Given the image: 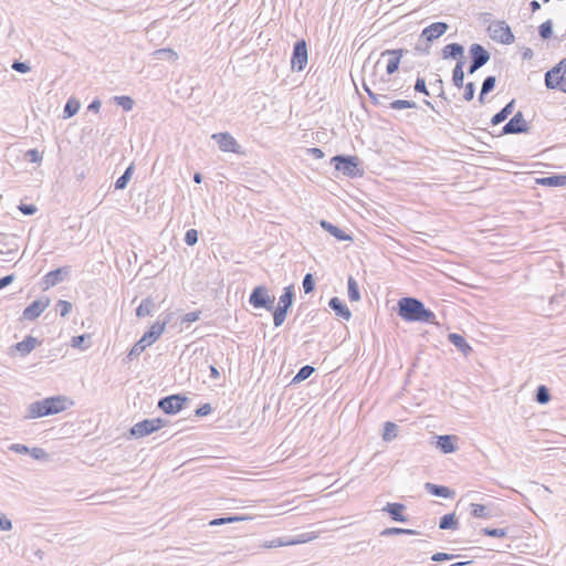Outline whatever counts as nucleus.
Wrapping results in <instances>:
<instances>
[{"label":"nucleus","mask_w":566,"mask_h":566,"mask_svg":"<svg viewBox=\"0 0 566 566\" xmlns=\"http://www.w3.org/2000/svg\"><path fill=\"white\" fill-rule=\"evenodd\" d=\"M307 64V46L304 40H300L294 44L291 59V67L293 71L301 72Z\"/></svg>","instance_id":"obj_11"},{"label":"nucleus","mask_w":566,"mask_h":566,"mask_svg":"<svg viewBox=\"0 0 566 566\" xmlns=\"http://www.w3.org/2000/svg\"><path fill=\"white\" fill-rule=\"evenodd\" d=\"M474 92H475V85H474V83H473V82H469V83H467V84H465V86H464V94H463V98H464L465 101H468V102H469V101H471V99H473V97H474Z\"/></svg>","instance_id":"obj_56"},{"label":"nucleus","mask_w":566,"mask_h":566,"mask_svg":"<svg viewBox=\"0 0 566 566\" xmlns=\"http://www.w3.org/2000/svg\"><path fill=\"white\" fill-rule=\"evenodd\" d=\"M515 107V99H512L509 102L499 113H496L492 119V125H499L503 123L514 111Z\"/></svg>","instance_id":"obj_29"},{"label":"nucleus","mask_w":566,"mask_h":566,"mask_svg":"<svg viewBox=\"0 0 566 566\" xmlns=\"http://www.w3.org/2000/svg\"><path fill=\"white\" fill-rule=\"evenodd\" d=\"M321 226L323 229L328 231L337 240H340V241L352 240V238L349 235L345 234L343 230H340L338 227L332 224L331 222H328L326 220H322Z\"/></svg>","instance_id":"obj_32"},{"label":"nucleus","mask_w":566,"mask_h":566,"mask_svg":"<svg viewBox=\"0 0 566 566\" xmlns=\"http://www.w3.org/2000/svg\"><path fill=\"white\" fill-rule=\"evenodd\" d=\"M114 102L117 105L122 106L123 109L126 111V112L132 111L133 107H134V104H135L134 99L132 97L125 96V95H123V96H115L114 97Z\"/></svg>","instance_id":"obj_43"},{"label":"nucleus","mask_w":566,"mask_h":566,"mask_svg":"<svg viewBox=\"0 0 566 566\" xmlns=\"http://www.w3.org/2000/svg\"><path fill=\"white\" fill-rule=\"evenodd\" d=\"M528 123L525 120L523 113L517 112L502 128V135L527 133Z\"/></svg>","instance_id":"obj_13"},{"label":"nucleus","mask_w":566,"mask_h":566,"mask_svg":"<svg viewBox=\"0 0 566 566\" xmlns=\"http://www.w3.org/2000/svg\"><path fill=\"white\" fill-rule=\"evenodd\" d=\"M328 306L331 307V310H333L335 312V314L345 319V321H349L350 317H352V312L349 311V308L346 306V304L338 297L334 296L329 300L328 302Z\"/></svg>","instance_id":"obj_22"},{"label":"nucleus","mask_w":566,"mask_h":566,"mask_svg":"<svg viewBox=\"0 0 566 566\" xmlns=\"http://www.w3.org/2000/svg\"><path fill=\"white\" fill-rule=\"evenodd\" d=\"M470 514L475 518L489 520L493 517L492 510L488 505L479 503L470 504Z\"/></svg>","instance_id":"obj_28"},{"label":"nucleus","mask_w":566,"mask_h":566,"mask_svg":"<svg viewBox=\"0 0 566 566\" xmlns=\"http://www.w3.org/2000/svg\"><path fill=\"white\" fill-rule=\"evenodd\" d=\"M186 401L187 398L181 395H170L158 401V408L167 415H175L182 409Z\"/></svg>","instance_id":"obj_12"},{"label":"nucleus","mask_w":566,"mask_h":566,"mask_svg":"<svg viewBox=\"0 0 566 566\" xmlns=\"http://www.w3.org/2000/svg\"><path fill=\"white\" fill-rule=\"evenodd\" d=\"M70 273L71 268L70 266H62L56 270L50 271L46 273L43 279L42 283H59L63 281L70 280Z\"/></svg>","instance_id":"obj_19"},{"label":"nucleus","mask_w":566,"mask_h":566,"mask_svg":"<svg viewBox=\"0 0 566 566\" xmlns=\"http://www.w3.org/2000/svg\"><path fill=\"white\" fill-rule=\"evenodd\" d=\"M151 56L158 61L175 62L178 60V54L172 49H169V48L155 50L151 53Z\"/></svg>","instance_id":"obj_31"},{"label":"nucleus","mask_w":566,"mask_h":566,"mask_svg":"<svg viewBox=\"0 0 566 566\" xmlns=\"http://www.w3.org/2000/svg\"><path fill=\"white\" fill-rule=\"evenodd\" d=\"M535 400L541 405H545L551 400L549 389L545 385H539L537 387Z\"/></svg>","instance_id":"obj_41"},{"label":"nucleus","mask_w":566,"mask_h":566,"mask_svg":"<svg viewBox=\"0 0 566 566\" xmlns=\"http://www.w3.org/2000/svg\"><path fill=\"white\" fill-rule=\"evenodd\" d=\"M211 138L216 140L222 151L234 154L241 153L240 145L229 133H216L211 136Z\"/></svg>","instance_id":"obj_14"},{"label":"nucleus","mask_w":566,"mask_h":566,"mask_svg":"<svg viewBox=\"0 0 566 566\" xmlns=\"http://www.w3.org/2000/svg\"><path fill=\"white\" fill-rule=\"evenodd\" d=\"M464 48L459 43L447 44L442 49V59H454L457 61H464Z\"/></svg>","instance_id":"obj_21"},{"label":"nucleus","mask_w":566,"mask_h":566,"mask_svg":"<svg viewBox=\"0 0 566 566\" xmlns=\"http://www.w3.org/2000/svg\"><path fill=\"white\" fill-rule=\"evenodd\" d=\"M25 158L30 163H40L42 160V156H41V154L36 149H29L25 153Z\"/></svg>","instance_id":"obj_59"},{"label":"nucleus","mask_w":566,"mask_h":566,"mask_svg":"<svg viewBox=\"0 0 566 566\" xmlns=\"http://www.w3.org/2000/svg\"><path fill=\"white\" fill-rule=\"evenodd\" d=\"M469 53L471 57L468 70L469 74L475 73L479 69L485 65L491 57L490 53L479 43L471 44Z\"/></svg>","instance_id":"obj_8"},{"label":"nucleus","mask_w":566,"mask_h":566,"mask_svg":"<svg viewBox=\"0 0 566 566\" xmlns=\"http://www.w3.org/2000/svg\"><path fill=\"white\" fill-rule=\"evenodd\" d=\"M289 537H290V542H293L292 545L307 543V542L312 541L313 538H315V536L310 533H302L297 536H294V537L289 536Z\"/></svg>","instance_id":"obj_51"},{"label":"nucleus","mask_w":566,"mask_h":566,"mask_svg":"<svg viewBox=\"0 0 566 566\" xmlns=\"http://www.w3.org/2000/svg\"><path fill=\"white\" fill-rule=\"evenodd\" d=\"M149 345H146L145 342H143V337L132 347V349L128 353V358L133 359L134 357L139 356Z\"/></svg>","instance_id":"obj_46"},{"label":"nucleus","mask_w":566,"mask_h":566,"mask_svg":"<svg viewBox=\"0 0 566 566\" xmlns=\"http://www.w3.org/2000/svg\"><path fill=\"white\" fill-rule=\"evenodd\" d=\"M293 287L294 285L285 286L283 294L280 296L279 304L274 308L273 323L275 327H280L284 323L287 312L293 304L295 296Z\"/></svg>","instance_id":"obj_4"},{"label":"nucleus","mask_w":566,"mask_h":566,"mask_svg":"<svg viewBox=\"0 0 566 566\" xmlns=\"http://www.w3.org/2000/svg\"><path fill=\"white\" fill-rule=\"evenodd\" d=\"M66 401L67 399L64 396H54L34 401L29 405L25 418L35 419L62 412L66 409Z\"/></svg>","instance_id":"obj_2"},{"label":"nucleus","mask_w":566,"mask_h":566,"mask_svg":"<svg viewBox=\"0 0 566 566\" xmlns=\"http://www.w3.org/2000/svg\"><path fill=\"white\" fill-rule=\"evenodd\" d=\"M536 182L542 186L563 187L566 185V175H554L538 178Z\"/></svg>","instance_id":"obj_30"},{"label":"nucleus","mask_w":566,"mask_h":566,"mask_svg":"<svg viewBox=\"0 0 566 566\" xmlns=\"http://www.w3.org/2000/svg\"><path fill=\"white\" fill-rule=\"evenodd\" d=\"M560 74L565 76L566 74V57L560 60L555 66H553L551 70H548L545 73V86L546 87H554L558 86L560 84V81H556L553 83V75Z\"/></svg>","instance_id":"obj_20"},{"label":"nucleus","mask_w":566,"mask_h":566,"mask_svg":"<svg viewBox=\"0 0 566 566\" xmlns=\"http://www.w3.org/2000/svg\"><path fill=\"white\" fill-rule=\"evenodd\" d=\"M12 69L19 73H27L31 70L30 65L25 62L14 61Z\"/></svg>","instance_id":"obj_61"},{"label":"nucleus","mask_w":566,"mask_h":566,"mask_svg":"<svg viewBox=\"0 0 566 566\" xmlns=\"http://www.w3.org/2000/svg\"><path fill=\"white\" fill-rule=\"evenodd\" d=\"M449 342L455 346L461 353H463L465 356L472 353V347L469 345V343L465 340V338L457 333H450L448 335Z\"/></svg>","instance_id":"obj_26"},{"label":"nucleus","mask_w":566,"mask_h":566,"mask_svg":"<svg viewBox=\"0 0 566 566\" xmlns=\"http://www.w3.org/2000/svg\"><path fill=\"white\" fill-rule=\"evenodd\" d=\"M424 489L431 494V495H434V496H438V497H443V499H451L454 496V491H452L451 489H449L448 486H444V485H438V484H434V483H431V482H427L424 484Z\"/></svg>","instance_id":"obj_25"},{"label":"nucleus","mask_w":566,"mask_h":566,"mask_svg":"<svg viewBox=\"0 0 566 566\" xmlns=\"http://www.w3.org/2000/svg\"><path fill=\"white\" fill-rule=\"evenodd\" d=\"M419 532L411 528L401 527H387L380 532V536H392V535H418Z\"/></svg>","instance_id":"obj_35"},{"label":"nucleus","mask_w":566,"mask_h":566,"mask_svg":"<svg viewBox=\"0 0 566 566\" xmlns=\"http://www.w3.org/2000/svg\"><path fill=\"white\" fill-rule=\"evenodd\" d=\"M244 520H247V517L234 515V516L214 518V520L210 521L209 524L211 526H218V525H223V524L239 522V521H244Z\"/></svg>","instance_id":"obj_44"},{"label":"nucleus","mask_w":566,"mask_h":566,"mask_svg":"<svg viewBox=\"0 0 566 566\" xmlns=\"http://www.w3.org/2000/svg\"><path fill=\"white\" fill-rule=\"evenodd\" d=\"M314 371H315L314 367H312L310 365H305L298 369L297 374L292 379V382L298 384V382L307 379Z\"/></svg>","instance_id":"obj_39"},{"label":"nucleus","mask_w":566,"mask_h":566,"mask_svg":"<svg viewBox=\"0 0 566 566\" xmlns=\"http://www.w3.org/2000/svg\"><path fill=\"white\" fill-rule=\"evenodd\" d=\"M80 102L75 98H70L65 106H64V109H63V113H64V117L65 118H70L72 116H74L78 109H80Z\"/></svg>","instance_id":"obj_40"},{"label":"nucleus","mask_w":566,"mask_h":566,"mask_svg":"<svg viewBox=\"0 0 566 566\" xmlns=\"http://www.w3.org/2000/svg\"><path fill=\"white\" fill-rule=\"evenodd\" d=\"M459 522L454 513L446 514L439 521L440 530H457Z\"/></svg>","instance_id":"obj_34"},{"label":"nucleus","mask_w":566,"mask_h":566,"mask_svg":"<svg viewBox=\"0 0 566 566\" xmlns=\"http://www.w3.org/2000/svg\"><path fill=\"white\" fill-rule=\"evenodd\" d=\"M415 91L418 93H422L427 96L430 95L423 77H417L416 83H415Z\"/></svg>","instance_id":"obj_55"},{"label":"nucleus","mask_w":566,"mask_h":566,"mask_svg":"<svg viewBox=\"0 0 566 566\" xmlns=\"http://www.w3.org/2000/svg\"><path fill=\"white\" fill-rule=\"evenodd\" d=\"M9 450L15 453L29 454L30 448L21 443H13L9 447Z\"/></svg>","instance_id":"obj_62"},{"label":"nucleus","mask_w":566,"mask_h":566,"mask_svg":"<svg viewBox=\"0 0 566 566\" xmlns=\"http://www.w3.org/2000/svg\"><path fill=\"white\" fill-rule=\"evenodd\" d=\"M50 300L48 297H41L39 300L33 301L30 305H28L23 311V318L28 321H33L38 318L44 310L49 306Z\"/></svg>","instance_id":"obj_15"},{"label":"nucleus","mask_w":566,"mask_h":566,"mask_svg":"<svg viewBox=\"0 0 566 566\" xmlns=\"http://www.w3.org/2000/svg\"><path fill=\"white\" fill-rule=\"evenodd\" d=\"M398 433V426L395 422L387 421L384 426L382 439L387 442L392 441Z\"/></svg>","instance_id":"obj_37"},{"label":"nucleus","mask_w":566,"mask_h":566,"mask_svg":"<svg viewBox=\"0 0 566 566\" xmlns=\"http://www.w3.org/2000/svg\"><path fill=\"white\" fill-rule=\"evenodd\" d=\"M133 172H134V164H130L126 170L124 171V174L116 180L115 182V189L117 190H122V189H125L128 181L130 180L132 176H133Z\"/></svg>","instance_id":"obj_36"},{"label":"nucleus","mask_w":566,"mask_h":566,"mask_svg":"<svg viewBox=\"0 0 566 566\" xmlns=\"http://www.w3.org/2000/svg\"><path fill=\"white\" fill-rule=\"evenodd\" d=\"M200 311L189 312L181 317V323H193L200 318Z\"/></svg>","instance_id":"obj_58"},{"label":"nucleus","mask_w":566,"mask_h":566,"mask_svg":"<svg viewBox=\"0 0 566 566\" xmlns=\"http://www.w3.org/2000/svg\"><path fill=\"white\" fill-rule=\"evenodd\" d=\"M13 527L12 522L8 516L0 512V531H11Z\"/></svg>","instance_id":"obj_57"},{"label":"nucleus","mask_w":566,"mask_h":566,"mask_svg":"<svg viewBox=\"0 0 566 566\" xmlns=\"http://www.w3.org/2000/svg\"><path fill=\"white\" fill-rule=\"evenodd\" d=\"M185 242L188 245H195L198 242V231L196 229L187 230L185 234Z\"/></svg>","instance_id":"obj_53"},{"label":"nucleus","mask_w":566,"mask_h":566,"mask_svg":"<svg viewBox=\"0 0 566 566\" xmlns=\"http://www.w3.org/2000/svg\"><path fill=\"white\" fill-rule=\"evenodd\" d=\"M448 29L449 25L446 22H433L422 30L420 38L430 43L442 36Z\"/></svg>","instance_id":"obj_16"},{"label":"nucleus","mask_w":566,"mask_h":566,"mask_svg":"<svg viewBox=\"0 0 566 566\" xmlns=\"http://www.w3.org/2000/svg\"><path fill=\"white\" fill-rule=\"evenodd\" d=\"M212 411V408L209 403H203L201 405L197 410H196V416L198 417H205V416H208L210 415Z\"/></svg>","instance_id":"obj_64"},{"label":"nucleus","mask_w":566,"mask_h":566,"mask_svg":"<svg viewBox=\"0 0 566 566\" xmlns=\"http://www.w3.org/2000/svg\"><path fill=\"white\" fill-rule=\"evenodd\" d=\"M379 64H380V61H378L374 65L373 72L369 77V83H367L366 81H364V83H363L364 90L366 91V93L368 95H369V92H375V91L386 92L390 88V81L386 80L382 75H380V76L377 75L376 71H377V67Z\"/></svg>","instance_id":"obj_10"},{"label":"nucleus","mask_w":566,"mask_h":566,"mask_svg":"<svg viewBox=\"0 0 566 566\" xmlns=\"http://www.w3.org/2000/svg\"><path fill=\"white\" fill-rule=\"evenodd\" d=\"M332 161L335 163V169L344 176L354 178L363 175V171L358 168V159L355 156L337 155L333 157Z\"/></svg>","instance_id":"obj_6"},{"label":"nucleus","mask_w":566,"mask_h":566,"mask_svg":"<svg viewBox=\"0 0 566 566\" xmlns=\"http://www.w3.org/2000/svg\"><path fill=\"white\" fill-rule=\"evenodd\" d=\"M71 345L74 348L86 349L91 345V335L82 334V335L74 336L72 338Z\"/></svg>","instance_id":"obj_38"},{"label":"nucleus","mask_w":566,"mask_h":566,"mask_svg":"<svg viewBox=\"0 0 566 566\" xmlns=\"http://www.w3.org/2000/svg\"><path fill=\"white\" fill-rule=\"evenodd\" d=\"M165 331V323H160L159 321L155 322L150 328L143 335V342L146 343V345L154 344L164 333Z\"/></svg>","instance_id":"obj_23"},{"label":"nucleus","mask_w":566,"mask_h":566,"mask_svg":"<svg viewBox=\"0 0 566 566\" xmlns=\"http://www.w3.org/2000/svg\"><path fill=\"white\" fill-rule=\"evenodd\" d=\"M496 78L495 76H486L482 83V95H486L492 92L495 87Z\"/></svg>","instance_id":"obj_49"},{"label":"nucleus","mask_w":566,"mask_h":566,"mask_svg":"<svg viewBox=\"0 0 566 566\" xmlns=\"http://www.w3.org/2000/svg\"><path fill=\"white\" fill-rule=\"evenodd\" d=\"M40 342L33 336H27L23 340L17 343L15 349L22 355L25 356L30 354Z\"/></svg>","instance_id":"obj_27"},{"label":"nucleus","mask_w":566,"mask_h":566,"mask_svg":"<svg viewBox=\"0 0 566 566\" xmlns=\"http://www.w3.org/2000/svg\"><path fill=\"white\" fill-rule=\"evenodd\" d=\"M417 104L412 101L407 99H396L390 103V108L392 109H403V108H415Z\"/></svg>","instance_id":"obj_48"},{"label":"nucleus","mask_w":566,"mask_h":566,"mask_svg":"<svg viewBox=\"0 0 566 566\" xmlns=\"http://www.w3.org/2000/svg\"><path fill=\"white\" fill-rule=\"evenodd\" d=\"M430 86L438 93L439 97L447 99L444 94L443 81L440 76H438L433 82H431Z\"/></svg>","instance_id":"obj_50"},{"label":"nucleus","mask_w":566,"mask_h":566,"mask_svg":"<svg viewBox=\"0 0 566 566\" xmlns=\"http://www.w3.org/2000/svg\"><path fill=\"white\" fill-rule=\"evenodd\" d=\"M166 296V294L160 293L147 296L142 301V303L136 308V316L145 317L151 315L165 302Z\"/></svg>","instance_id":"obj_9"},{"label":"nucleus","mask_w":566,"mask_h":566,"mask_svg":"<svg viewBox=\"0 0 566 566\" xmlns=\"http://www.w3.org/2000/svg\"><path fill=\"white\" fill-rule=\"evenodd\" d=\"M29 454L35 460H46L49 457L44 449L38 447L30 449Z\"/></svg>","instance_id":"obj_54"},{"label":"nucleus","mask_w":566,"mask_h":566,"mask_svg":"<svg viewBox=\"0 0 566 566\" xmlns=\"http://www.w3.org/2000/svg\"><path fill=\"white\" fill-rule=\"evenodd\" d=\"M405 52H406V50H403V49H395V50H386L381 53L382 57L388 56V61L386 64V73L388 75L394 74L398 70L400 60L403 56Z\"/></svg>","instance_id":"obj_17"},{"label":"nucleus","mask_w":566,"mask_h":566,"mask_svg":"<svg viewBox=\"0 0 566 566\" xmlns=\"http://www.w3.org/2000/svg\"><path fill=\"white\" fill-rule=\"evenodd\" d=\"M538 33L542 39L547 40L553 34V22L552 20H547L543 22L538 28Z\"/></svg>","instance_id":"obj_45"},{"label":"nucleus","mask_w":566,"mask_h":566,"mask_svg":"<svg viewBox=\"0 0 566 566\" xmlns=\"http://www.w3.org/2000/svg\"><path fill=\"white\" fill-rule=\"evenodd\" d=\"M389 514L390 518L395 522L406 523L408 522V516L403 514L406 511V505L402 503H390L388 502L381 510Z\"/></svg>","instance_id":"obj_18"},{"label":"nucleus","mask_w":566,"mask_h":566,"mask_svg":"<svg viewBox=\"0 0 566 566\" xmlns=\"http://www.w3.org/2000/svg\"><path fill=\"white\" fill-rule=\"evenodd\" d=\"M167 423L168 420L163 418L145 419L143 421L135 423L129 429V434L135 439H140L166 427Z\"/></svg>","instance_id":"obj_5"},{"label":"nucleus","mask_w":566,"mask_h":566,"mask_svg":"<svg viewBox=\"0 0 566 566\" xmlns=\"http://www.w3.org/2000/svg\"><path fill=\"white\" fill-rule=\"evenodd\" d=\"M458 438L455 436L444 434L438 436L437 438V448L441 450L443 453H452L457 450L455 441Z\"/></svg>","instance_id":"obj_24"},{"label":"nucleus","mask_w":566,"mask_h":566,"mask_svg":"<svg viewBox=\"0 0 566 566\" xmlns=\"http://www.w3.org/2000/svg\"><path fill=\"white\" fill-rule=\"evenodd\" d=\"M60 315L65 317L72 310V304L69 301L60 300L56 304Z\"/></svg>","instance_id":"obj_52"},{"label":"nucleus","mask_w":566,"mask_h":566,"mask_svg":"<svg viewBox=\"0 0 566 566\" xmlns=\"http://www.w3.org/2000/svg\"><path fill=\"white\" fill-rule=\"evenodd\" d=\"M398 316L405 322L424 323L439 326L436 314L422 301L412 296L401 297L397 303Z\"/></svg>","instance_id":"obj_1"},{"label":"nucleus","mask_w":566,"mask_h":566,"mask_svg":"<svg viewBox=\"0 0 566 566\" xmlns=\"http://www.w3.org/2000/svg\"><path fill=\"white\" fill-rule=\"evenodd\" d=\"M293 542H290V537H277L271 541H266L263 543V547L265 548H276L283 546H291Z\"/></svg>","instance_id":"obj_42"},{"label":"nucleus","mask_w":566,"mask_h":566,"mask_svg":"<svg viewBox=\"0 0 566 566\" xmlns=\"http://www.w3.org/2000/svg\"><path fill=\"white\" fill-rule=\"evenodd\" d=\"M249 303L253 308H264L274 313L275 294L265 285H256L250 294Z\"/></svg>","instance_id":"obj_3"},{"label":"nucleus","mask_w":566,"mask_h":566,"mask_svg":"<svg viewBox=\"0 0 566 566\" xmlns=\"http://www.w3.org/2000/svg\"><path fill=\"white\" fill-rule=\"evenodd\" d=\"M19 210L25 216H32L36 212L38 209L34 205L21 203L19 206Z\"/></svg>","instance_id":"obj_63"},{"label":"nucleus","mask_w":566,"mask_h":566,"mask_svg":"<svg viewBox=\"0 0 566 566\" xmlns=\"http://www.w3.org/2000/svg\"><path fill=\"white\" fill-rule=\"evenodd\" d=\"M490 38L502 44H511L514 42V34L510 25L505 21H494L489 28Z\"/></svg>","instance_id":"obj_7"},{"label":"nucleus","mask_w":566,"mask_h":566,"mask_svg":"<svg viewBox=\"0 0 566 566\" xmlns=\"http://www.w3.org/2000/svg\"><path fill=\"white\" fill-rule=\"evenodd\" d=\"M348 297L352 302H357L360 300L358 285H348Z\"/></svg>","instance_id":"obj_60"},{"label":"nucleus","mask_w":566,"mask_h":566,"mask_svg":"<svg viewBox=\"0 0 566 566\" xmlns=\"http://www.w3.org/2000/svg\"><path fill=\"white\" fill-rule=\"evenodd\" d=\"M481 533L490 537H505L507 535L506 528L484 527L481 530Z\"/></svg>","instance_id":"obj_47"},{"label":"nucleus","mask_w":566,"mask_h":566,"mask_svg":"<svg viewBox=\"0 0 566 566\" xmlns=\"http://www.w3.org/2000/svg\"><path fill=\"white\" fill-rule=\"evenodd\" d=\"M465 61H457L455 66L452 71V83L455 87L460 88L463 86L464 81V66Z\"/></svg>","instance_id":"obj_33"}]
</instances>
